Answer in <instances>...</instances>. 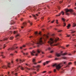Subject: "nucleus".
Listing matches in <instances>:
<instances>
[{
    "instance_id": "60",
    "label": "nucleus",
    "mask_w": 76,
    "mask_h": 76,
    "mask_svg": "<svg viewBox=\"0 0 76 76\" xmlns=\"http://www.w3.org/2000/svg\"><path fill=\"white\" fill-rule=\"evenodd\" d=\"M16 61L17 62H18V59H16Z\"/></svg>"
},
{
    "instance_id": "61",
    "label": "nucleus",
    "mask_w": 76,
    "mask_h": 76,
    "mask_svg": "<svg viewBox=\"0 0 76 76\" xmlns=\"http://www.w3.org/2000/svg\"><path fill=\"white\" fill-rule=\"evenodd\" d=\"M13 54H10V56H13Z\"/></svg>"
},
{
    "instance_id": "17",
    "label": "nucleus",
    "mask_w": 76,
    "mask_h": 76,
    "mask_svg": "<svg viewBox=\"0 0 76 76\" xmlns=\"http://www.w3.org/2000/svg\"><path fill=\"white\" fill-rule=\"evenodd\" d=\"M28 22L31 25H32V22H31V21H30V20H28Z\"/></svg>"
},
{
    "instance_id": "63",
    "label": "nucleus",
    "mask_w": 76,
    "mask_h": 76,
    "mask_svg": "<svg viewBox=\"0 0 76 76\" xmlns=\"http://www.w3.org/2000/svg\"><path fill=\"white\" fill-rule=\"evenodd\" d=\"M20 49H22V48H23V47L22 46L20 47Z\"/></svg>"
},
{
    "instance_id": "47",
    "label": "nucleus",
    "mask_w": 76,
    "mask_h": 76,
    "mask_svg": "<svg viewBox=\"0 0 76 76\" xmlns=\"http://www.w3.org/2000/svg\"><path fill=\"white\" fill-rule=\"evenodd\" d=\"M45 64H46V62H44L43 63V65H44V66H45Z\"/></svg>"
},
{
    "instance_id": "43",
    "label": "nucleus",
    "mask_w": 76,
    "mask_h": 76,
    "mask_svg": "<svg viewBox=\"0 0 76 76\" xmlns=\"http://www.w3.org/2000/svg\"><path fill=\"white\" fill-rule=\"evenodd\" d=\"M27 70H31V69L29 68H27Z\"/></svg>"
},
{
    "instance_id": "26",
    "label": "nucleus",
    "mask_w": 76,
    "mask_h": 76,
    "mask_svg": "<svg viewBox=\"0 0 76 76\" xmlns=\"http://www.w3.org/2000/svg\"><path fill=\"white\" fill-rule=\"evenodd\" d=\"M1 56L3 57V58H5V56H4V55H3L1 54Z\"/></svg>"
},
{
    "instance_id": "51",
    "label": "nucleus",
    "mask_w": 76,
    "mask_h": 76,
    "mask_svg": "<svg viewBox=\"0 0 76 76\" xmlns=\"http://www.w3.org/2000/svg\"><path fill=\"white\" fill-rule=\"evenodd\" d=\"M46 71H44L43 72H42V73H45L46 72Z\"/></svg>"
},
{
    "instance_id": "8",
    "label": "nucleus",
    "mask_w": 76,
    "mask_h": 76,
    "mask_svg": "<svg viewBox=\"0 0 76 76\" xmlns=\"http://www.w3.org/2000/svg\"><path fill=\"white\" fill-rule=\"evenodd\" d=\"M25 61V60H22L21 59H20V63H23V61Z\"/></svg>"
},
{
    "instance_id": "33",
    "label": "nucleus",
    "mask_w": 76,
    "mask_h": 76,
    "mask_svg": "<svg viewBox=\"0 0 76 76\" xmlns=\"http://www.w3.org/2000/svg\"><path fill=\"white\" fill-rule=\"evenodd\" d=\"M13 33H14V34H17V31H14Z\"/></svg>"
},
{
    "instance_id": "39",
    "label": "nucleus",
    "mask_w": 76,
    "mask_h": 76,
    "mask_svg": "<svg viewBox=\"0 0 76 76\" xmlns=\"http://www.w3.org/2000/svg\"><path fill=\"white\" fill-rule=\"evenodd\" d=\"M62 58H63V59H66L67 58V57H63Z\"/></svg>"
},
{
    "instance_id": "25",
    "label": "nucleus",
    "mask_w": 76,
    "mask_h": 76,
    "mask_svg": "<svg viewBox=\"0 0 76 76\" xmlns=\"http://www.w3.org/2000/svg\"><path fill=\"white\" fill-rule=\"evenodd\" d=\"M75 32H76L75 31H72L71 32V34H73V33H75Z\"/></svg>"
},
{
    "instance_id": "15",
    "label": "nucleus",
    "mask_w": 76,
    "mask_h": 76,
    "mask_svg": "<svg viewBox=\"0 0 76 76\" xmlns=\"http://www.w3.org/2000/svg\"><path fill=\"white\" fill-rule=\"evenodd\" d=\"M55 45H56V46H57V45H58V47H60V43H59L55 44Z\"/></svg>"
},
{
    "instance_id": "44",
    "label": "nucleus",
    "mask_w": 76,
    "mask_h": 76,
    "mask_svg": "<svg viewBox=\"0 0 76 76\" xmlns=\"http://www.w3.org/2000/svg\"><path fill=\"white\" fill-rule=\"evenodd\" d=\"M35 34L36 35H37V34H38V32L36 31L35 32Z\"/></svg>"
},
{
    "instance_id": "53",
    "label": "nucleus",
    "mask_w": 76,
    "mask_h": 76,
    "mask_svg": "<svg viewBox=\"0 0 76 76\" xmlns=\"http://www.w3.org/2000/svg\"><path fill=\"white\" fill-rule=\"evenodd\" d=\"M66 15H67V16H69V14L68 13H67L66 14Z\"/></svg>"
},
{
    "instance_id": "3",
    "label": "nucleus",
    "mask_w": 76,
    "mask_h": 76,
    "mask_svg": "<svg viewBox=\"0 0 76 76\" xmlns=\"http://www.w3.org/2000/svg\"><path fill=\"white\" fill-rule=\"evenodd\" d=\"M9 68L10 69L11 67H10V63H8L7 65H4L2 66V68L3 69H5L6 68V69H7V68Z\"/></svg>"
},
{
    "instance_id": "28",
    "label": "nucleus",
    "mask_w": 76,
    "mask_h": 76,
    "mask_svg": "<svg viewBox=\"0 0 76 76\" xmlns=\"http://www.w3.org/2000/svg\"><path fill=\"white\" fill-rule=\"evenodd\" d=\"M67 53H63L62 54V55H67Z\"/></svg>"
},
{
    "instance_id": "56",
    "label": "nucleus",
    "mask_w": 76,
    "mask_h": 76,
    "mask_svg": "<svg viewBox=\"0 0 76 76\" xmlns=\"http://www.w3.org/2000/svg\"><path fill=\"white\" fill-rule=\"evenodd\" d=\"M61 31H63L62 30H59L58 31V32H61Z\"/></svg>"
},
{
    "instance_id": "62",
    "label": "nucleus",
    "mask_w": 76,
    "mask_h": 76,
    "mask_svg": "<svg viewBox=\"0 0 76 76\" xmlns=\"http://www.w3.org/2000/svg\"><path fill=\"white\" fill-rule=\"evenodd\" d=\"M38 54L37 53L36 55H35V56H37Z\"/></svg>"
},
{
    "instance_id": "10",
    "label": "nucleus",
    "mask_w": 76,
    "mask_h": 76,
    "mask_svg": "<svg viewBox=\"0 0 76 76\" xmlns=\"http://www.w3.org/2000/svg\"><path fill=\"white\" fill-rule=\"evenodd\" d=\"M65 11H66L65 13H68L69 12V10L68 9H65Z\"/></svg>"
},
{
    "instance_id": "4",
    "label": "nucleus",
    "mask_w": 76,
    "mask_h": 76,
    "mask_svg": "<svg viewBox=\"0 0 76 76\" xmlns=\"http://www.w3.org/2000/svg\"><path fill=\"white\" fill-rule=\"evenodd\" d=\"M62 64V63H60L58 64V65H57L56 66V69H57L58 70H59L60 69V68L63 66V65L61 66V65Z\"/></svg>"
},
{
    "instance_id": "35",
    "label": "nucleus",
    "mask_w": 76,
    "mask_h": 76,
    "mask_svg": "<svg viewBox=\"0 0 76 76\" xmlns=\"http://www.w3.org/2000/svg\"><path fill=\"white\" fill-rule=\"evenodd\" d=\"M44 35V36H45V37H46V38H48V35Z\"/></svg>"
},
{
    "instance_id": "24",
    "label": "nucleus",
    "mask_w": 76,
    "mask_h": 76,
    "mask_svg": "<svg viewBox=\"0 0 76 76\" xmlns=\"http://www.w3.org/2000/svg\"><path fill=\"white\" fill-rule=\"evenodd\" d=\"M27 24L26 22H24L23 23V25H26Z\"/></svg>"
},
{
    "instance_id": "13",
    "label": "nucleus",
    "mask_w": 76,
    "mask_h": 76,
    "mask_svg": "<svg viewBox=\"0 0 76 76\" xmlns=\"http://www.w3.org/2000/svg\"><path fill=\"white\" fill-rule=\"evenodd\" d=\"M32 16H33V17H34L35 18L34 19H35V20L37 19V16H35V15H33Z\"/></svg>"
},
{
    "instance_id": "46",
    "label": "nucleus",
    "mask_w": 76,
    "mask_h": 76,
    "mask_svg": "<svg viewBox=\"0 0 76 76\" xmlns=\"http://www.w3.org/2000/svg\"><path fill=\"white\" fill-rule=\"evenodd\" d=\"M17 75H18V73H15V76H17Z\"/></svg>"
},
{
    "instance_id": "49",
    "label": "nucleus",
    "mask_w": 76,
    "mask_h": 76,
    "mask_svg": "<svg viewBox=\"0 0 76 76\" xmlns=\"http://www.w3.org/2000/svg\"><path fill=\"white\" fill-rule=\"evenodd\" d=\"M62 35H63L61 34H59V36H60L61 37L62 36Z\"/></svg>"
},
{
    "instance_id": "42",
    "label": "nucleus",
    "mask_w": 76,
    "mask_h": 76,
    "mask_svg": "<svg viewBox=\"0 0 76 76\" xmlns=\"http://www.w3.org/2000/svg\"><path fill=\"white\" fill-rule=\"evenodd\" d=\"M59 59L58 58H55V60H59Z\"/></svg>"
},
{
    "instance_id": "9",
    "label": "nucleus",
    "mask_w": 76,
    "mask_h": 76,
    "mask_svg": "<svg viewBox=\"0 0 76 76\" xmlns=\"http://www.w3.org/2000/svg\"><path fill=\"white\" fill-rule=\"evenodd\" d=\"M15 45H16V44H15L14 45L13 47L12 48H11V50H15V49H16V48H15Z\"/></svg>"
},
{
    "instance_id": "52",
    "label": "nucleus",
    "mask_w": 76,
    "mask_h": 76,
    "mask_svg": "<svg viewBox=\"0 0 76 76\" xmlns=\"http://www.w3.org/2000/svg\"><path fill=\"white\" fill-rule=\"evenodd\" d=\"M33 64H37V63H36V62H33Z\"/></svg>"
},
{
    "instance_id": "7",
    "label": "nucleus",
    "mask_w": 76,
    "mask_h": 76,
    "mask_svg": "<svg viewBox=\"0 0 76 76\" xmlns=\"http://www.w3.org/2000/svg\"><path fill=\"white\" fill-rule=\"evenodd\" d=\"M7 38H6L4 39L3 40H0V42H2L3 41H7Z\"/></svg>"
},
{
    "instance_id": "22",
    "label": "nucleus",
    "mask_w": 76,
    "mask_h": 76,
    "mask_svg": "<svg viewBox=\"0 0 76 76\" xmlns=\"http://www.w3.org/2000/svg\"><path fill=\"white\" fill-rule=\"evenodd\" d=\"M62 20H63V22H65V20H65V19L63 18H62Z\"/></svg>"
},
{
    "instance_id": "58",
    "label": "nucleus",
    "mask_w": 76,
    "mask_h": 76,
    "mask_svg": "<svg viewBox=\"0 0 76 76\" xmlns=\"http://www.w3.org/2000/svg\"><path fill=\"white\" fill-rule=\"evenodd\" d=\"M23 20V18H22L20 20H21V21H22Z\"/></svg>"
},
{
    "instance_id": "31",
    "label": "nucleus",
    "mask_w": 76,
    "mask_h": 76,
    "mask_svg": "<svg viewBox=\"0 0 76 76\" xmlns=\"http://www.w3.org/2000/svg\"><path fill=\"white\" fill-rule=\"evenodd\" d=\"M35 61H36V60H35V59H33L32 61H33V63L34 62H35Z\"/></svg>"
},
{
    "instance_id": "37",
    "label": "nucleus",
    "mask_w": 76,
    "mask_h": 76,
    "mask_svg": "<svg viewBox=\"0 0 76 76\" xmlns=\"http://www.w3.org/2000/svg\"><path fill=\"white\" fill-rule=\"evenodd\" d=\"M70 26V24H68L67 26V27L69 28V27Z\"/></svg>"
},
{
    "instance_id": "36",
    "label": "nucleus",
    "mask_w": 76,
    "mask_h": 76,
    "mask_svg": "<svg viewBox=\"0 0 76 76\" xmlns=\"http://www.w3.org/2000/svg\"><path fill=\"white\" fill-rule=\"evenodd\" d=\"M7 50H8V51H10V50H12V49L11 48H10L8 49Z\"/></svg>"
},
{
    "instance_id": "14",
    "label": "nucleus",
    "mask_w": 76,
    "mask_h": 76,
    "mask_svg": "<svg viewBox=\"0 0 76 76\" xmlns=\"http://www.w3.org/2000/svg\"><path fill=\"white\" fill-rule=\"evenodd\" d=\"M59 14H61H61H62V15H64V12L63 11H61Z\"/></svg>"
},
{
    "instance_id": "32",
    "label": "nucleus",
    "mask_w": 76,
    "mask_h": 76,
    "mask_svg": "<svg viewBox=\"0 0 76 76\" xmlns=\"http://www.w3.org/2000/svg\"><path fill=\"white\" fill-rule=\"evenodd\" d=\"M72 64V62H69V63H68V65H71V64Z\"/></svg>"
},
{
    "instance_id": "64",
    "label": "nucleus",
    "mask_w": 76,
    "mask_h": 76,
    "mask_svg": "<svg viewBox=\"0 0 76 76\" xmlns=\"http://www.w3.org/2000/svg\"><path fill=\"white\" fill-rule=\"evenodd\" d=\"M74 64L75 65H76V61L75 62V64Z\"/></svg>"
},
{
    "instance_id": "30",
    "label": "nucleus",
    "mask_w": 76,
    "mask_h": 76,
    "mask_svg": "<svg viewBox=\"0 0 76 76\" xmlns=\"http://www.w3.org/2000/svg\"><path fill=\"white\" fill-rule=\"evenodd\" d=\"M73 25V27H75V26H76V24L74 23Z\"/></svg>"
},
{
    "instance_id": "19",
    "label": "nucleus",
    "mask_w": 76,
    "mask_h": 76,
    "mask_svg": "<svg viewBox=\"0 0 76 76\" xmlns=\"http://www.w3.org/2000/svg\"><path fill=\"white\" fill-rule=\"evenodd\" d=\"M51 61H46L45 63H46V64H48V63H50V62Z\"/></svg>"
},
{
    "instance_id": "41",
    "label": "nucleus",
    "mask_w": 76,
    "mask_h": 76,
    "mask_svg": "<svg viewBox=\"0 0 76 76\" xmlns=\"http://www.w3.org/2000/svg\"><path fill=\"white\" fill-rule=\"evenodd\" d=\"M56 23H57V24H58V20H56Z\"/></svg>"
},
{
    "instance_id": "11",
    "label": "nucleus",
    "mask_w": 76,
    "mask_h": 76,
    "mask_svg": "<svg viewBox=\"0 0 76 76\" xmlns=\"http://www.w3.org/2000/svg\"><path fill=\"white\" fill-rule=\"evenodd\" d=\"M56 56L57 57H60L61 56V54L60 53H56Z\"/></svg>"
},
{
    "instance_id": "29",
    "label": "nucleus",
    "mask_w": 76,
    "mask_h": 76,
    "mask_svg": "<svg viewBox=\"0 0 76 76\" xmlns=\"http://www.w3.org/2000/svg\"><path fill=\"white\" fill-rule=\"evenodd\" d=\"M60 15H61V14H60V13H59L58 15H56V17H57V16H60Z\"/></svg>"
},
{
    "instance_id": "57",
    "label": "nucleus",
    "mask_w": 76,
    "mask_h": 76,
    "mask_svg": "<svg viewBox=\"0 0 76 76\" xmlns=\"http://www.w3.org/2000/svg\"><path fill=\"white\" fill-rule=\"evenodd\" d=\"M54 20H53V21H52L51 22V23H54Z\"/></svg>"
},
{
    "instance_id": "54",
    "label": "nucleus",
    "mask_w": 76,
    "mask_h": 76,
    "mask_svg": "<svg viewBox=\"0 0 76 76\" xmlns=\"http://www.w3.org/2000/svg\"><path fill=\"white\" fill-rule=\"evenodd\" d=\"M54 72L55 73V72H56V69H54Z\"/></svg>"
},
{
    "instance_id": "40",
    "label": "nucleus",
    "mask_w": 76,
    "mask_h": 76,
    "mask_svg": "<svg viewBox=\"0 0 76 76\" xmlns=\"http://www.w3.org/2000/svg\"><path fill=\"white\" fill-rule=\"evenodd\" d=\"M70 36V35H67L66 36V37H69Z\"/></svg>"
},
{
    "instance_id": "6",
    "label": "nucleus",
    "mask_w": 76,
    "mask_h": 76,
    "mask_svg": "<svg viewBox=\"0 0 76 76\" xmlns=\"http://www.w3.org/2000/svg\"><path fill=\"white\" fill-rule=\"evenodd\" d=\"M35 53V52L34 50H33L32 52H31V56H34V53Z\"/></svg>"
},
{
    "instance_id": "23",
    "label": "nucleus",
    "mask_w": 76,
    "mask_h": 76,
    "mask_svg": "<svg viewBox=\"0 0 76 76\" xmlns=\"http://www.w3.org/2000/svg\"><path fill=\"white\" fill-rule=\"evenodd\" d=\"M37 53H40V50H39V49H38L37 50Z\"/></svg>"
},
{
    "instance_id": "34",
    "label": "nucleus",
    "mask_w": 76,
    "mask_h": 76,
    "mask_svg": "<svg viewBox=\"0 0 76 76\" xmlns=\"http://www.w3.org/2000/svg\"><path fill=\"white\" fill-rule=\"evenodd\" d=\"M4 47H3V49H4V48H5V47H6V44H4Z\"/></svg>"
},
{
    "instance_id": "18",
    "label": "nucleus",
    "mask_w": 76,
    "mask_h": 76,
    "mask_svg": "<svg viewBox=\"0 0 76 76\" xmlns=\"http://www.w3.org/2000/svg\"><path fill=\"white\" fill-rule=\"evenodd\" d=\"M57 65V64H55L53 65V67H54V66L56 67Z\"/></svg>"
},
{
    "instance_id": "12",
    "label": "nucleus",
    "mask_w": 76,
    "mask_h": 76,
    "mask_svg": "<svg viewBox=\"0 0 76 76\" xmlns=\"http://www.w3.org/2000/svg\"><path fill=\"white\" fill-rule=\"evenodd\" d=\"M34 68H39V67H40V65H38L37 66H34Z\"/></svg>"
},
{
    "instance_id": "21",
    "label": "nucleus",
    "mask_w": 76,
    "mask_h": 76,
    "mask_svg": "<svg viewBox=\"0 0 76 76\" xmlns=\"http://www.w3.org/2000/svg\"><path fill=\"white\" fill-rule=\"evenodd\" d=\"M13 38H14V37H10V39L11 40H12V39H13Z\"/></svg>"
},
{
    "instance_id": "50",
    "label": "nucleus",
    "mask_w": 76,
    "mask_h": 76,
    "mask_svg": "<svg viewBox=\"0 0 76 76\" xmlns=\"http://www.w3.org/2000/svg\"><path fill=\"white\" fill-rule=\"evenodd\" d=\"M50 53H54V51H51L50 52Z\"/></svg>"
},
{
    "instance_id": "59",
    "label": "nucleus",
    "mask_w": 76,
    "mask_h": 76,
    "mask_svg": "<svg viewBox=\"0 0 76 76\" xmlns=\"http://www.w3.org/2000/svg\"><path fill=\"white\" fill-rule=\"evenodd\" d=\"M63 3V1H60L59 2V3Z\"/></svg>"
},
{
    "instance_id": "5",
    "label": "nucleus",
    "mask_w": 76,
    "mask_h": 76,
    "mask_svg": "<svg viewBox=\"0 0 76 76\" xmlns=\"http://www.w3.org/2000/svg\"><path fill=\"white\" fill-rule=\"evenodd\" d=\"M19 67H20V69L22 70H24L23 67H22V66H18V68H19Z\"/></svg>"
},
{
    "instance_id": "45",
    "label": "nucleus",
    "mask_w": 76,
    "mask_h": 76,
    "mask_svg": "<svg viewBox=\"0 0 76 76\" xmlns=\"http://www.w3.org/2000/svg\"><path fill=\"white\" fill-rule=\"evenodd\" d=\"M22 46H23V47H26V45H22Z\"/></svg>"
},
{
    "instance_id": "55",
    "label": "nucleus",
    "mask_w": 76,
    "mask_h": 76,
    "mask_svg": "<svg viewBox=\"0 0 76 76\" xmlns=\"http://www.w3.org/2000/svg\"><path fill=\"white\" fill-rule=\"evenodd\" d=\"M47 7H48V9H50V6L48 5H47Z\"/></svg>"
},
{
    "instance_id": "38",
    "label": "nucleus",
    "mask_w": 76,
    "mask_h": 76,
    "mask_svg": "<svg viewBox=\"0 0 76 76\" xmlns=\"http://www.w3.org/2000/svg\"><path fill=\"white\" fill-rule=\"evenodd\" d=\"M66 25V23H64V26H65Z\"/></svg>"
},
{
    "instance_id": "20",
    "label": "nucleus",
    "mask_w": 76,
    "mask_h": 76,
    "mask_svg": "<svg viewBox=\"0 0 76 76\" xmlns=\"http://www.w3.org/2000/svg\"><path fill=\"white\" fill-rule=\"evenodd\" d=\"M15 22H13V21H12V22L11 23V25H12L13 24H15Z\"/></svg>"
},
{
    "instance_id": "16",
    "label": "nucleus",
    "mask_w": 76,
    "mask_h": 76,
    "mask_svg": "<svg viewBox=\"0 0 76 76\" xmlns=\"http://www.w3.org/2000/svg\"><path fill=\"white\" fill-rule=\"evenodd\" d=\"M69 12H73V10L72 9H69Z\"/></svg>"
},
{
    "instance_id": "48",
    "label": "nucleus",
    "mask_w": 76,
    "mask_h": 76,
    "mask_svg": "<svg viewBox=\"0 0 76 76\" xmlns=\"http://www.w3.org/2000/svg\"><path fill=\"white\" fill-rule=\"evenodd\" d=\"M64 64H67V62L66 61L64 62Z\"/></svg>"
},
{
    "instance_id": "2",
    "label": "nucleus",
    "mask_w": 76,
    "mask_h": 76,
    "mask_svg": "<svg viewBox=\"0 0 76 76\" xmlns=\"http://www.w3.org/2000/svg\"><path fill=\"white\" fill-rule=\"evenodd\" d=\"M33 44H32V45H34V44H37V45H39L37 46V47H40V45H42V38H41L40 39L39 41V42H33Z\"/></svg>"
},
{
    "instance_id": "27",
    "label": "nucleus",
    "mask_w": 76,
    "mask_h": 76,
    "mask_svg": "<svg viewBox=\"0 0 76 76\" xmlns=\"http://www.w3.org/2000/svg\"><path fill=\"white\" fill-rule=\"evenodd\" d=\"M19 35H20L19 34H17L15 36V37L16 38H17V37H19Z\"/></svg>"
},
{
    "instance_id": "1",
    "label": "nucleus",
    "mask_w": 76,
    "mask_h": 76,
    "mask_svg": "<svg viewBox=\"0 0 76 76\" xmlns=\"http://www.w3.org/2000/svg\"><path fill=\"white\" fill-rule=\"evenodd\" d=\"M50 40L48 41V44H50L51 47H52L53 46L52 44H53L54 42H56L59 39V38H58L57 39H54L50 38Z\"/></svg>"
}]
</instances>
